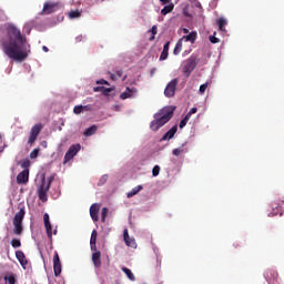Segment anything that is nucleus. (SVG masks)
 <instances>
[{
  "instance_id": "obj_7",
  "label": "nucleus",
  "mask_w": 284,
  "mask_h": 284,
  "mask_svg": "<svg viewBox=\"0 0 284 284\" xmlns=\"http://www.w3.org/2000/svg\"><path fill=\"white\" fill-rule=\"evenodd\" d=\"M41 130H43V124L41 123L34 124L31 128L29 140H28L29 145H32L34 141H37V138L39 136V134H41Z\"/></svg>"
},
{
  "instance_id": "obj_36",
  "label": "nucleus",
  "mask_w": 284,
  "mask_h": 284,
  "mask_svg": "<svg viewBox=\"0 0 284 284\" xmlns=\"http://www.w3.org/2000/svg\"><path fill=\"white\" fill-rule=\"evenodd\" d=\"M4 278L7 280L8 284H16L17 283V277H14L13 274L4 276Z\"/></svg>"
},
{
  "instance_id": "obj_3",
  "label": "nucleus",
  "mask_w": 284,
  "mask_h": 284,
  "mask_svg": "<svg viewBox=\"0 0 284 284\" xmlns=\"http://www.w3.org/2000/svg\"><path fill=\"white\" fill-rule=\"evenodd\" d=\"M23 219H26V209H20L13 217V234L21 236L23 234Z\"/></svg>"
},
{
  "instance_id": "obj_42",
  "label": "nucleus",
  "mask_w": 284,
  "mask_h": 284,
  "mask_svg": "<svg viewBox=\"0 0 284 284\" xmlns=\"http://www.w3.org/2000/svg\"><path fill=\"white\" fill-rule=\"evenodd\" d=\"M52 181H54V175H50L49 178H47L45 185H49V189L50 185H52Z\"/></svg>"
},
{
  "instance_id": "obj_21",
  "label": "nucleus",
  "mask_w": 284,
  "mask_h": 284,
  "mask_svg": "<svg viewBox=\"0 0 284 284\" xmlns=\"http://www.w3.org/2000/svg\"><path fill=\"white\" fill-rule=\"evenodd\" d=\"M133 92H136V89H130L128 87L125 91L121 93L120 99H122L123 101H125V99H131Z\"/></svg>"
},
{
  "instance_id": "obj_46",
  "label": "nucleus",
  "mask_w": 284,
  "mask_h": 284,
  "mask_svg": "<svg viewBox=\"0 0 284 284\" xmlns=\"http://www.w3.org/2000/svg\"><path fill=\"white\" fill-rule=\"evenodd\" d=\"M115 77H116L118 79H121V77H123V69L116 70Z\"/></svg>"
},
{
  "instance_id": "obj_55",
  "label": "nucleus",
  "mask_w": 284,
  "mask_h": 284,
  "mask_svg": "<svg viewBox=\"0 0 284 284\" xmlns=\"http://www.w3.org/2000/svg\"><path fill=\"white\" fill-rule=\"evenodd\" d=\"M3 150H4V148H0V154H1V152H3Z\"/></svg>"
},
{
  "instance_id": "obj_44",
  "label": "nucleus",
  "mask_w": 284,
  "mask_h": 284,
  "mask_svg": "<svg viewBox=\"0 0 284 284\" xmlns=\"http://www.w3.org/2000/svg\"><path fill=\"white\" fill-rule=\"evenodd\" d=\"M196 112H197V109L196 108H192L189 112H187V116L190 118V119H192V114H196Z\"/></svg>"
},
{
  "instance_id": "obj_5",
  "label": "nucleus",
  "mask_w": 284,
  "mask_h": 284,
  "mask_svg": "<svg viewBox=\"0 0 284 284\" xmlns=\"http://www.w3.org/2000/svg\"><path fill=\"white\" fill-rule=\"evenodd\" d=\"M80 151H81V144L71 145L67 151V153L64 154L63 165H65V163H68L69 161H72V159H74V156H77V154H79Z\"/></svg>"
},
{
  "instance_id": "obj_27",
  "label": "nucleus",
  "mask_w": 284,
  "mask_h": 284,
  "mask_svg": "<svg viewBox=\"0 0 284 284\" xmlns=\"http://www.w3.org/2000/svg\"><path fill=\"white\" fill-rule=\"evenodd\" d=\"M122 272H124V274H126L129 281H136L134 273H132V271L130 268L123 266Z\"/></svg>"
},
{
  "instance_id": "obj_52",
  "label": "nucleus",
  "mask_w": 284,
  "mask_h": 284,
  "mask_svg": "<svg viewBox=\"0 0 284 284\" xmlns=\"http://www.w3.org/2000/svg\"><path fill=\"white\" fill-rule=\"evenodd\" d=\"M190 54V51H184L183 57Z\"/></svg>"
},
{
  "instance_id": "obj_1",
  "label": "nucleus",
  "mask_w": 284,
  "mask_h": 284,
  "mask_svg": "<svg viewBox=\"0 0 284 284\" xmlns=\"http://www.w3.org/2000/svg\"><path fill=\"white\" fill-rule=\"evenodd\" d=\"M0 48L8 59H12L19 63L26 61L28 59V52H30L26 36L14 24H8L6 37L0 39Z\"/></svg>"
},
{
  "instance_id": "obj_20",
  "label": "nucleus",
  "mask_w": 284,
  "mask_h": 284,
  "mask_svg": "<svg viewBox=\"0 0 284 284\" xmlns=\"http://www.w3.org/2000/svg\"><path fill=\"white\" fill-rule=\"evenodd\" d=\"M92 263L94 264V267H101V251L93 252Z\"/></svg>"
},
{
  "instance_id": "obj_40",
  "label": "nucleus",
  "mask_w": 284,
  "mask_h": 284,
  "mask_svg": "<svg viewBox=\"0 0 284 284\" xmlns=\"http://www.w3.org/2000/svg\"><path fill=\"white\" fill-rule=\"evenodd\" d=\"M150 32H152V37L150 38V41H154V37H156V26H153L150 30Z\"/></svg>"
},
{
  "instance_id": "obj_29",
  "label": "nucleus",
  "mask_w": 284,
  "mask_h": 284,
  "mask_svg": "<svg viewBox=\"0 0 284 284\" xmlns=\"http://www.w3.org/2000/svg\"><path fill=\"white\" fill-rule=\"evenodd\" d=\"M98 126L92 125L84 131V136H92L93 134H97Z\"/></svg>"
},
{
  "instance_id": "obj_11",
  "label": "nucleus",
  "mask_w": 284,
  "mask_h": 284,
  "mask_svg": "<svg viewBox=\"0 0 284 284\" xmlns=\"http://www.w3.org/2000/svg\"><path fill=\"white\" fill-rule=\"evenodd\" d=\"M123 239L128 247H132L133 250H136V240H134V237H130V233L128 232V229H124L123 231Z\"/></svg>"
},
{
  "instance_id": "obj_18",
  "label": "nucleus",
  "mask_w": 284,
  "mask_h": 284,
  "mask_svg": "<svg viewBox=\"0 0 284 284\" xmlns=\"http://www.w3.org/2000/svg\"><path fill=\"white\" fill-rule=\"evenodd\" d=\"M16 257L18 258L22 267H26V265H28V260L26 258V253H23V251H16Z\"/></svg>"
},
{
  "instance_id": "obj_8",
  "label": "nucleus",
  "mask_w": 284,
  "mask_h": 284,
  "mask_svg": "<svg viewBox=\"0 0 284 284\" xmlns=\"http://www.w3.org/2000/svg\"><path fill=\"white\" fill-rule=\"evenodd\" d=\"M50 190L49 185H45V176L42 178V183L40 187L38 189V196L42 203H45L48 201V191Z\"/></svg>"
},
{
  "instance_id": "obj_56",
  "label": "nucleus",
  "mask_w": 284,
  "mask_h": 284,
  "mask_svg": "<svg viewBox=\"0 0 284 284\" xmlns=\"http://www.w3.org/2000/svg\"><path fill=\"white\" fill-rule=\"evenodd\" d=\"M53 234H57V231H54Z\"/></svg>"
},
{
  "instance_id": "obj_16",
  "label": "nucleus",
  "mask_w": 284,
  "mask_h": 284,
  "mask_svg": "<svg viewBox=\"0 0 284 284\" xmlns=\"http://www.w3.org/2000/svg\"><path fill=\"white\" fill-rule=\"evenodd\" d=\"M179 131V126H172L162 138L161 141H168V139H174V134Z\"/></svg>"
},
{
  "instance_id": "obj_23",
  "label": "nucleus",
  "mask_w": 284,
  "mask_h": 284,
  "mask_svg": "<svg viewBox=\"0 0 284 284\" xmlns=\"http://www.w3.org/2000/svg\"><path fill=\"white\" fill-rule=\"evenodd\" d=\"M170 52V42H166L164 45H163V51L160 55V61H165V59H168V54Z\"/></svg>"
},
{
  "instance_id": "obj_19",
  "label": "nucleus",
  "mask_w": 284,
  "mask_h": 284,
  "mask_svg": "<svg viewBox=\"0 0 284 284\" xmlns=\"http://www.w3.org/2000/svg\"><path fill=\"white\" fill-rule=\"evenodd\" d=\"M151 270L153 272H161V256H156L151 263Z\"/></svg>"
},
{
  "instance_id": "obj_53",
  "label": "nucleus",
  "mask_w": 284,
  "mask_h": 284,
  "mask_svg": "<svg viewBox=\"0 0 284 284\" xmlns=\"http://www.w3.org/2000/svg\"><path fill=\"white\" fill-rule=\"evenodd\" d=\"M73 3H81V1L73 0Z\"/></svg>"
},
{
  "instance_id": "obj_37",
  "label": "nucleus",
  "mask_w": 284,
  "mask_h": 284,
  "mask_svg": "<svg viewBox=\"0 0 284 284\" xmlns=\"http://www.w3.org/2000/svg\"><path fill=\"white\" fill-rule=\"evenodd\" d=\"M190 121V118L187 115L184 116V119L180 122V129L183 130L187 125V122Z\"/></svg>"
},
{
  "instance_id": "obj_51",
  "label": "nucleus",
  "mask_w": 284,
  "mask_h": 284,
  "mask_svg": "<svg viewBox=\"0 0 284 284\" xmlns=\"http://www.w3.org/2000/svg\"><path fill=\"white\" fill-rule=\"evenodd\" d=\"M42 50H43V52H49V49L45 45L42 47Z\"/></svg>"
},
{
  "instance_id": "obj_4",
  "label": "nucleus",
  "mask_w": 284,
  "mask_h": 284,
  "mask_svg": "<svg viewBox=\"0 0 284 284\" xmlns=\"http://www.w3.org/2000/svg\"><path fill=\"white\" fill-rule=\"evenodd\" d=\"M196 65H199V55L192 54L189 59L184 61V74H186V77H190L192 72H194V70L196 69Z\"/></svg>"
},
{
  "instance_id": "obj_43",
  "label": "nucleus",
  "mask_w": 284,
  "mask_h": 284,
  "mask_svg": "<svg viewBox=\"0 0 284 284\" xmlns=\"http://www.w3.org/2000/svg\"><path fill=\"white\" fill-rule=\"evenodd\" d=\"M205 90H207V83H204L200 87V94H205Z\"/></svg>"
},
{
  "instance_id": "obj_13",
  "label": "nucleus",
  "mask_w": 284,
  "mask_h": 284,
  "mask_svg": "<svg viewBox=\"0 0 284 284\" xmlns=\"http://www.w3.org/2000/svg\"><path fill=\"white\" fill-rule=\"evenodd\" d=\"M53 272L54 276H61V260L59 258L58 252H55L53 256Z\"/></svg>"
},
{
  "instance_id": "obj_28",
  "label": "nucleus",
  "mask_w": 284,
  "mask_h": 284,
  "mask_svg": "<svg viewBox=\"0 0 284 284\" xmlns=\"http://www.w3.org/2000/svg\"><path fill=\"white\" fill-rule=\"evenodd\" d=\"M217 26H219V30H221V32H225V27L227 26V20H225V18H220L217 20Z\"/></svg>"
},
{
  "instance_id": "obj_50",
  "label": "nucleus",
  "mask_w": 284,
  "mask_h": 284,
  "mask_svg": "<svg viewBox=\"0 0 284 284\" xmlns=\"http://www.w3.org/2000/svg\"><path fill=\"white\" fill-rule=\"evenodd\" d=\"M111 79H112V81H118L119 78L116 77V74L112 73Z\"/></svg>"
},
{
  "instance_id": "obj_15",
  "label": "nucleus",
  "mask_w": 284,
  "mask_h": 284,
  "mask_svg": "<svg viewBox=\"0 0 284 284\" xmlns=\"http://www.w3.org/2000/svg\"><path fill=\"white\" fill-rule=\"evenodd\" d=\"M43 221H44V227H45L47 236L49 239H52V224H50V215L48 213H45L43 215Z\"/></svg>"
},
{
  "instance_id": "obj_41",
  "label": "nucleus",
  "mask_w": 284,
  "mask_h": 284,
  "mask_svg": "<svg viewBox=\"0 0 284 284\" xmlns=\"http://www.w3.org/2000/svg\"><path fill=\"white\" fill-rule=\"evenodd\" d=\"M39 149H34L31 153H30V159H37V156H39Z\"/></svg>"
},
{
  "instance_id": "obj_9",
  "label": "nucleus",
  "mask_w": 284,
  "mask_h": 284,
  "mask_svg": "<svg viewBox=\"0 0 284 284\" xmlns=\"http://www.w3.org/2000/svg\"><path fill=\"white\" fill-rule=\"evenodd\" d=\"M59 10V3L58 2H45L43 4V9L41 11V14H52L53 12H57Z\"/></svg>"
},
{
  "instance_id": "obj_35",
  "label": "nucleus",
  "mask_w": 284,
  "mask_h": 284,
  "mask_svg": "<svg viewBox=\"0 0 284 284\" xmlns=\"http://www.w3.org/2000/svg\"><path fill=\"white\" fill-rule=\"evenodd\" d=\"M108 207H103L102 211H101V221L102 223H105V219L108 217Z\"/></svg>"
},
{
  "instance_id": "obj_39",
  "label": "nucleus",
  "mask_w": 284,
  "mask_h": 284,
  "mask_svg": "<svg viewBox=\"0 0 284 284\" xmlns=\"http://www.w3.org/2000/svg\"><path fill=\"white\" fill-rule=\"evenodd\" d=\"M160 172H161V166L159 165H155L152 170L153 176H159Z\"/></svg>"
},
{
  "instance_id": "obj_17",
  "label": "nucleus",
  "mask_w": 284,
  "mask_h": 284,
  "mask_svg": "<svg viewBox=\"0 0 284 284\" xmlns=\"http://www.w3.org/2000/svg\"><path fill=\"white\" fill-rule=\"evenodd\" d=\"M97 236H99V233L97 230H93L90 240L91 252H99V250H97Z\"/></svg>"
},
{
  "instance_id": "obj_48",
  "label": "nucleus",
  "mask_w": 284,
  "mask_h": 284,
  "mask_svg": "<svg viewBox=\"0 0 284 284\" xmlns=\"http://www.w3.org/2000/svg\"><path fill=\"white\" fill-rule=\"evenodd\" d=\"M283 205L284 204V201H274L271 203V205Z\"/></svg>"
},
{
  "instance_id": "obj_22",
  "label": "nucleus",
  "mask_w": 284,
  "mask_h": 284,
  "mask_svg": "<svg viewBox=\"0 0 284 284\" xmlns=\"http://www.w3.org/2000/svg\"><path fill=\"white\" fill-rule=\"evenodd\" d=\"M196 37H197L196 31H192L190 34L183 36L182 39L183 41H185V43H187V41H190L191 43H194L196 41Z\"/></svg>"
},
{
  "instance_id": "obj_30",
  "label": "nucleus",
  "mask_w": 284,
  "mask_h": 284,
  "mask_svg": "<svg viewBox=\"0 0 284 284\" xmlns=\"http://www.w3.org/2000/svg\"><path fill=\"white\" fill-rule=\"evenodd\" d=\"M185 145H187V142L183 143L181 148L174 149L172 152L173 155L181 156V154H183V152H185Z\"/></svg>"
},
{
  "instance_id": "obj_33",
  "label": "nucleus",
  "mask_w": 284,
  "mask_h": 284,
  "mask_svg": "<svg viewBox=\"0 0 284 284\" xmlns=\"http://www.w3.org/2000/svg\"><path fill=\"white\" fill-rule=\"evenodd\" d=\"M70 19H79L81 17V12L79 10H72L69 12Z\"/></svg>"
},
{
  "instance_id": "obj_54",
  "label": "nucleus",
  "mask_w": 284,
  "mask_h": 284,
  "mask_svg": "<svg viewBox=\"0 0 284 284\" xmlns=\"http://www.w3.org/2000/svg\"><path fill=\"white\" fill-rule=\"evenodd\" d=\"M189 30L187 29H184V33L187 34Z\"/></svg>"
},
{
  "instance_id": "obj_6",
  "label": "nucleus",
  "mask_w": 284,
  "mask_h": 284,
  "mask_svg": "<svg viewBox=\"0 0 284 284\" xmlns=\"http://www.w3.org/2000/svg\"><path fill=\"white\" fill-rule=\"evenodd\" d=\"M176 85H179V79L175 78L166 84L164 89V97L172 99V97L176 94Z\"/></svg>"
},
{
  "instance_id": "obj_49",
  "label": "nucleus",
  "mask_w": 284,
  "mask_h": 284,
  "mask_svg": "<svg viewBox=\"0 0 284 284\" xmlns=\"http://www.w3.org/2000/svg\"><path fill=\"white\" fill-rule=\"evenodd\" d=\"M98 83H101V85H110V83H108V81H105V80H101V81H98Z\"/></svg>"
},
{
  "instance_id": "obj_45",
  "label": "nucleus",
  "mask_w": 284,
  "mask_h": 284,
  "mask_svg": "<svg viewBox=\"0 0 284 284\" xmlns=\"http://www.w3.org/2000/svg\"><path fill=\"white\" fill-rule=\"evenodd\" d=\"M210 41H211V43H220V39L219 38H215L214 36H210Z\"/></svg>"
},
{
  "instance_id": "obj_24",
  "label": "nucleus",
  "mask_w": 284,
  "mask_h": 284,
  "mask_svg": "<svg viewBox=\"0 0 284 284\" xmlns=\"http://www.w3.org/2000/svg\"><path fill=\"white\" fill-rule=\"evenodd\" d=\"M183 50V39H180L173 50V54L175 57H179V54H181V51Z\"/></svg>"
},
{
  "instance_id": "obj_31",
  "label": "nucleus",
  "mask_w": 284,
  "mask_h": 284,
  "mask_svg": "<svg viewBox=\"0 0 284 284\" xmlns=\"http://www.w3.org/2000/svg\"><path fill=\"white\" fill-rule=\"evenodd\" d=\"M93 92H104L105 94H110V92H112V89L104 87H94Z\"/></svg>"
},
{
  "instance_id": "obj_32",
  "label": "nucleus",
  "mask_w": 284,
  "mask_h": 284,
  "mask_svg": "<svg viewBox=\"0 0 284 284\" xmlns=\"http://www.w3.org/2000/svg\"><path fill=\"white\" fill-rule=\"evenodd\" d=\"M10 243H11V246H12L14 250L21 247V240H19V239H12Z\"/></svg>"
},
{
  "instance_id": "obj_14",
  "label": "nucleus",
  "mask_w": 284,
  "mask_h": 284,
  "mask_svg": "<svg viewBox=\"0 0 284 284\" xmlns=\"http://www.w3.org/2000/svg\"><path fill=\"white\" fill-rule=\"evenodd\" d=\"M101 210V205L94 203L90 206V216L94 223L99 221V211Z\"/></svg>"
},
{
  "instance_id": "obj_10",
  "label": "nucleus",
  "mask_w": 284,
  "mask_h": 284,
  "mask_svg": "<svg viewBox=\"0 0 284 284\" xmlns=\"http://www.w3.org/2000/svg\"><path fill=\"white\" fill-rule=\"evenodd\" d=\"M264 277L268 284L278 283V273L272 268H270L265 272Z\"/></svg>"
},
{
  "instance_id": "obj_47",
  "label": "nucleus",
  "mask_w": 284,
  "mask_h": 284,
  "mask_svg": "<svg viewBox=\"0 0 284 284\" xmlns=\"http://www.w3.org/2000/svg\"><path fill=\"white\" fill-rule=\"evenodd\" d=\"M162 6H168L170 3H172V0H160Z\"/></svg>"
},
{
  "instance_id": "obj_2",
  "label": "nucleus",
  "mask_w": 284,
  "mask_h": 284,
  "mask_svg": "<svg viewBox=\"0 0 284 284\" xmlns=\"http://www.w3.org/2000/svg\"><path fill=\"white\" fill-rule=\"evenodd\" d=\"M174 106H165L156 112L153 118L154 120L150 124V129L156 132L160 128H163L174 116Z\"/></svg>"
},
{
  "instance_id": "obj_34",
  "label": "nucleus",
  "mask_w": 284,
  "mask_h": 284,
  "mask_svg": "<svg viewBox=\"0 0 284 284\" xmlns=\"http://www.w3.org/2000/svg\"><path fill=\"white\" fill-rule=\"evenodd\" d=\"M88 106H84V105H75L73 108V112L74 114H81V112H83V110H87Z\"/></svg>"
},
{
  "instance_id": "obj_25",
  "label": "nucleus",
  "mask_w": 284,
  "mask_h": 284,
  "mask_svg": "<svg viewBox=\"0 0 284 284\" xmlns=\"http://www.w3.org/2000/svg\"><path fill=\"white\" fill-rule=\"evenodd\" d=\"M173 10H174V3L171 2V3L166 4V6H164V8L161 10V14L163 17H165L166 14H170V12H172Z\"/></svg>"
},
{
  "instance_id": "obj_38",
  "label": "nucleus",
  "mask_w": 284,
  "mask_h": 284,
  "mask_svg": "<svg viewBox=\"0 0 284 284\" xmlns=\"http://www.w3.org/2000/svg\"><path fill=\"white\" fill-rule=\"evenodd\" d=\"M20 165H21L22 170H29L28 168H30V161L28 159H26L22 162H20Z\"/></svg>"
},
{
  "instance_id": "obj_26",
  "label": "nucleus",
  "mask_w": 284,
  "mask_h": 284,
  "mask_svg": "<svg viewBox=\"0 0 284 284\" xmlns=\"http://www.w3.org/2000/svg\"><path fill=\"white\" fill-rule=\"evenodd\" d=\"M141 190H143V185H138L135 187H133L128 194V199H132V196H136V194H139L141 192Z\"/></svg>"
},
{
  "instance_id": "obj_12",
  "label": "nucleus",
  "mask_w": 284,
  "mask_h": 284,
  "mask_svg": "<svg viewBox=\"0 0 284 284\" xmlns=\"http://www.w3.org/2000/svg\"><path fill=\"white\" fill-rule=\"evenodd\" d=\"M30 179V170H23L17 175V183L19 185H23V183H28Z\"/></svg>"
}]
</instances>
